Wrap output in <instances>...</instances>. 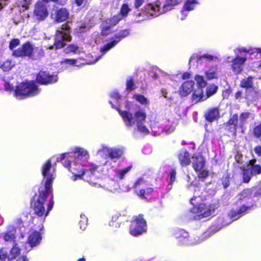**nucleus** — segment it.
I'll list each match as a JSON object with an SVG mask.
<instances>
[{"instance_id": "nucleus-62", "label": "nucleus", "mask_w": 261, "mask_h": 261, "mask_svg": "<svg viewBox=\"0 0 261 261\" xmlns=\"http://www.w3.org/2000/svg\"><path fill=\"white\" fill-rule=\"evenodd\" d=\"M255 153L258 156H261V146H257L254 149Z\"/></svg>"}, {"instance_id": "nucleus-45", "label": "nucleus", "mask_w": 261, "mask_h": 261, "mask_svg": "<svg viewBox=\"0 0 261 261\" xmlns=\"http://www.w3.org/2000/svg\"><path fill=\"white\" fill-rule=\"evenodd\" d=\"M88 219L84 215H81V220L80 221L79 224L80 226V228L82 230H85L86 226L87 225Z\"/></svg>"}, {"instance_id": "nucleus-1", "label": "nucleus", "mask_w": 261, "mask_h": 261, "mask_svg": "<svg viewBox=\"0 0 261 261\" xmlns=\"http://www.w3.org/2000/svg\"><path fill=\"white\" fill-rule=\"evenodd\" d=\"M88 151L82 147H75L71 152L63 153L57 158L58 162H62L63 165L71 172L73 181L82 178L85 175H93L98 167L89 163Z\"/></svg>"}, {"instance_id": "nucleus-16", "label": "nucleus", "mask_w": 261, "mask_h": 261, "mask_svg": "<svg viewBox=\"0 0 261 261\" xmlns=\"http://www.w3.org/2000/svg\"><path fill=\"white\" fill-rule=\"evenodd\" d=\"M123 154V150L121 148L111 147L109 159L107 160L105 165L110 166L111 168H114L116 162L119 160Z\"/></svg>"}, {"instance_id": "nucleus-34", "label": "nucleus", "mask_w": 261, "mask_h": 261, "mask_svg": "<svg viewBox=\"0 0 261 261\" xmlns=\"http://www.w3.org/2000/svg\"><path fill=\"white\" fill-rule=\"evenodd\" d=\"M253 77L251 76L243 79L241 81L240 86L241 87L249 89L253 87Z\"/></svg>"}, {"instance_id": "nucleus-7", "label": "nucleus", "mask_w": 261, "mask_h": 261, "mask_svg": "<svg viewBox=\"0 0 261 261\" xmlns=\"http://www.w3.org/2000/svg\"><path fill=\"white\" fill-rule=\"evenodd\" d=\"M40 92V90L34 81H27L19 84L15 90V96L19 99L33 96Z\"/></svg>"}, {"instance_id": "nucleus-56", "label": "nucleus", "mask_w": 261, "mask_h": 261, "mask_svg": "<svg viewBox=\"0 0 261 261\" xmlns=\"http://www.w3.org/2000/svg\"><path fill=\"white\" fill-rule=\"evenodd\" d=\"M189 11V10L185 9V8L183 7L182 9L180 11V19L181 20L185 19V18L187 16Z\"/></svg>"}, {"instance_id": "nucleus-27", "label": "nucleus", "mask_w": 261, "mask_h": 261, "mask_svg": "<svg viewBox=\"0 0 261 261\" xmlns=\"http://www.w3.org/2000/svg\"><path fill=\"white\" fill-rule=\"evenodd\" d=\"M69 17L68 11L64 8H60L56 11L55 21L61 22L65 21Z\"/></svg>"}, {"instance_id": "nucleus-11", "label": "nucleus", "mask_w": 261, "mask_h": 261, "mask_svg": "<svg viewBox=\"0 0 261 261\" xmlns=\"http://www.w3.org/2000/svg\"><path fill=\"white\" fill-rule=\"evenodd\" d=\"M129 34L128 30H123L117 34L113 38L112 41L105 45L103 47H101L100 50V53L102 54L101 56H98L96 57L95 59L91 61L90 64H94L97 62L108 50L114 46L121 39L126 37Z\"/></svg>"}, {"instance_id": "nucleus-54", "label": "nucleus", "mask_w": 261, "mask_h": 261, "mask_svg": "<svg viewBox=\"0 0 261 261\" xmlns=\"http://www.w3.org/2000/svg\"><path fill=\"white\" fill-rule=\"evenodd\" d=\"M201 59L206 60L208 61H213L214 59H216V57L209 54H203L200 56Z\"/></svg>"}, {"instance_id": "nucleus-5", "label": "nucleus", "mask_w": 261, "mask_h": 261, "mask_svg": "<svg viewBox=\"0 0 261 261\" xmlns=\"http://www.w3.org/2000/svg\"><path fill=\"white\" fill-rule=\"evenodd\" d=\"M188 188L190 191L195 193V195L191 199L190 202L191 204L194 205L191 210V212L196 214L194 217L195 220H200L203 218L210 217L214 214L215 210L218 207L217 204L206 205L202 203L198 206L196 205L198 202H195V201L199 198L200 193V188L198 186L191 184L188 187Z\"/></svg>"}, {"instance_id": "nucleus-33", "label": "nucleus", "mask_w": 261, "mask_h": 261, "mask_svg": "<svg viewBox=\"0 0 261 261\" xmlns=\"http://www.w3.org/2000/svg\"><path fill=\"white\" fill-rule=\"evenodd\" d=\"M133 98L142 106L146 107L150 105V101L148 99L142 94H135L133 96Z\"/></svg>"}, {"instance_id": "nucleus-42", "label": "nucleus", "mask_w": 261, "mask_h": 261, "mask_svg": "<svg viewBox=\"0 0 261 261\" xmlns=\"http://www.w3.org/2000/svg\"><path fill=\"white\" fill-rule=\"evenodd\" d=\"M218 90V86L215 85H211L208 86L206 88V97L204 99H206L207 97H209L211 95H213Z\"/></svg>"}, {"instance_id": "nucleus-48", "label": "nucleus", "mask_w": 261, "mask_h": 261, "mask_svg": "<svg viewBox=\"0 0 261 261\" xmlns=\"http://www.w3.org/2000/svg\"><path fill=\"white\" fill-rule=\"evenodd\" d=\"M3 81L6 90L11 91L13 89V84L11 83L6 77L4 78Z\"/></svg>"}, {"instance_id": "nucleus-15", "label": "nucleus", "mask_w": 261, "mask_h": 261, "mask_svg": "<svg viewBox=\"0 0 261 261\" xmlns=\"http://www.w3.org/2000/svg\"><path fill=\"white\" fill-rule=\"evenodd\" d=\"M144 186H151L149 178L146 176L138 178L133 186L136 194L141 198H144L145 190L143 189Z\"/></svg>"}, {"instance_id": "nucleus-49", "label": "nucleus", "mask_w": 261, "mask_h": 261, "mask_svg": "<svg viewBox=\"0 0 261 261\" xmlns=\"http://www.w3.org/2000/svg\"><path fill=\"white\" fill-rule=\"evenodd\" d=\"M20 44V41L18 39H12L9 43V48L12 50H14V48L16 47Z\"/></svg>"}, {"instance_id": "nucleus-10", "label": "nucleus", "mask_w": 261, "mask_h": 261, "mask_svg": "<svg viewBox=\"0 0 261 261\" xmlns=\"http://www.w3.org/2000/svg\"><path fill=\"white\" fill-rule=\"evenodd\" d=\"M212 234V233L210 231H206L203 234L202 238L195 240L189 237L188 232L182 229H176L174 233L175 238L178 239L179 243L184 245H194L199 244L208 238Z\"/></svg>"}, {"instance_id": "nucleus-37", "label": "nucleus", "mask_w": 261, "mask_h": 261, "mask_svg": "<svg viewBox=\"0 0 261 261\" xmlns=\"http://www.w3.org/2000/svg\"><path fill=\"white\" fill-rule=\"evenodd\" d=\"M198 4L197 0H186L185 2L184 7L185 9L192 11L194 9Z\"/></svg>"}, {"instance_id": "nucleus-13", "label": "nucleus", "mask_w": 261, "mask_h": 261, "mask_svg": "<svg viewBox=\"0 0 261 261\" xmlns=\"http://www.w3.org/2000/svg\"><path fill=\"white\" fill-rule=\"evenodd\" d=\"M44 0L38 1L34 5L33 16L38 21H42L46 19L49 13L46 3Z\"/></svg>"}, {"instance_id": "nucleus-47", "label": "nucleus", "mask_w": 261, "mask_h": 261, "mask_svg": "<svg viewBox=\"0 0 261 261\" xmlns=\"http://www.w3.org/2000/svg\"><path fill=\"white\" fill-rule=\"evenodd\" d=\"M160 71L162 74L161 76L165 79L166 82L169 80L171 81H175V75H171L162 70H160Z\"/></svg>"}, {"instance_id": "nucleus-26", "label": "nucleus", "mask_w": 261, "mask_h": 261, "mask_svg": "<svg viewBox=\"0 0 261 261\" xmlns=\"http://www.w3.org/2000/svg\"><path fill=\"white\" fill-rule=\"evenodd\" d=\"M234 52L236 56L239 55L241 56H246L247 57V55L250 54L251 53L261 54V48H254L253 49H251L243 46H239L234 49Z\"/></svg>"}, {"instance_id": "nucleus-20", "label": "nucleus", "mask_w": 261, "mask_h": 261, "mask_svg": "<svg viewBox=\"0 0 261 261\" xmlns=\"http://www.w3.org/2000/svg\"><path fill=\"white\" fill-rule=\"evenodd\" d=\"M247 59L246 56H241L238 55L233 59L231 64V69L233 72L236 74H240L243 68L245 63Z\"/></svg>"}, {"instance_id": "nucleus-25", "label": "nucleus", "mask_w": 261, "mask_h": 261, "mask_svg": "<svg viewBox=\"0 0 261 261\" xmlns=\"http://www.w3.org/2000/svg\"><path fill=\"white\" fill-rule=\"evenodd\" d=\"M194 82L193 81H188L183 83L179 89L180 95L186 96L190 94L194 90Z\"/></svg>"}, {"instance_id": "nucleus-38", "label": "nucleus", "mask_w": 261, "mask_h": 261, "mask_svg": "<svg viewBox=\"0 0 261 261\" xmlns=\"http://www.w3.org/2000/svg\"><path fill=\"white\" fill-rule=\"evenodd\" d=\"M176 179V172L175 169H172L169 174V179H168V188L170 190L172 188V184Z\"/></svg>"}, {"instance_id": "nucleus-28", "label": "nucleus", "mask_w": 261, "mask_h": 261, "mask_svg": "<svg viewBox=\"0 0 261 261\" xmlns=\"http://www.w3.org/2000/svg\"><path fill=\"white\" fill-rule=\"evenodd\" d=\"M221 70L217 66H213L205 71V75L208 80L217 79L220 74Z\"/></svg>"}, {"instance_id": "nucleus-19", "label": "nucleus", "mask_w": 261, "mask_h": 261, "mask_svg": "<svg viewBox=\"0 0 261 261\" xmlns=\"http://www.w3.org/2000/svg\"><path fill=\"white\" fill-rule=\"evenodd\" d=\"M120 20V15L114 16L112 18L106 20L101 25V34L108 35L111 32V27L115 25Z\"/></svg>"}, {"instance_id": "nucleus-57", "label": "nucleus", "mask_w": 261, "mask_h": 261, "mask_svg": "<svg viewBox=\"0 0 261 261\" xmlns=\"http://www.w3.org/2000/svg\"><path fill=\"white\" fill-rule=\"evenodd\" d=\"M108 190L112 193L116 192L118 190V185L116 183H115L113 186H109L108 188Z\"/></svg>"}, {"instance_id": "nucleus-2", "label": "nucleus", "mask_w": 261, "mask_h": 261, "mask_svg": "<svg viewBox=\"0 0 261 261\" xmlns=\"http://www.w3.org/2000/svg\"><path fill=\"white\" fill-rule=\"evenodd\" d=\"M51 162L48 160L42 168V174L45 180V190L43 191H40L39 196L32 203L35 214L41 218L42 222L44 221L54 204L52 194V182L56 175L53 171L51 172Z\"/></svg>"}, {"instance_id": "nucleus-3", "label": "nucleus", "mask_w": 261, "mask_h": 261, "mask_svg": "<svg viewBox=\"0 0 261 261\" xmlns=\"http://www.w3.org/2000/svg\"><path fill=\"white\" fill-rule=\"evenodd\" d=\"M110 96L112 100H110L109 103L111 105L112 108L116 109L119 114L123 119V122L126 127L136 126L137 130L144 134H148L149 129L146 125V114L145 111L139 107V109L132 113L130 109V103L127 102L125 108L127 110L122 111L119 109L118 106L115 105L118 104L121 96L116 91H112Z\"/></svg>"}, {"instance_id": "nucleus-50", "label": "nucleus", "mask_w": 261, "mask_h": 261, "mask_svg": "<svg viewBox=\"0 0 261 261\" xmlns=\"http://www.w3.org/2000/svg\"><path fill=\"white\" fill-rule=\"evenodd\" d=\"M253 133L256 137L258 138L261 136V123L254 127Z\"/></svg>"}, {"instance_id": "nucleus-51", "label": "nucleus", "mask_w": 261, "mask_h": 261, "mask_svg": "<svg viewBox=\"0 0 261 261\" xmlns=\"http://www.w3.org/2000/svg\"><path fill=\"white\" fill-rule=\"evenodd\" d=\"M117 218L118 217L117 216L113 217L112 221L109 223V225L112 227L115 226V227H119L120 226V223L118 222H116Z\"/></svg>"}, {"instance_id": "nucleus-59", "label": "nucleus", "mask_w": 261, "mask_h": 261, "mask_svg": "<svg viewBox=\"0 0 261 261\" xmlns=\"http://www.w3.org/2000/svg\"><path fill=\"white\" fill-rule=\"evenodd\" d=\"M146 0H135L134 2V7L136 9H138L140 7H141L143 3Z\"/></svg>"}, {"instance_id": "nucleus-40", "label": "nucleus", "mask_w": 261, "mask_h": 261, "mask_svg": "<svg viewBox=\"0 0 261 261\" xmlns=\"http://www.w3.org/2000/svg\"><path fill=\"white\" fill-rule=\"evenodd\" d=\"M15 64L12 61L8 60L5 61L1 66V68L4 71H9Z\"/></svg>"}, {"instance_id": "nucleus-32", "label": "nucleus", "mask_w": 261, "mask_h": 261, "mask_svg": "<svg viewBox=\"0 0 261 261\" xmlns=\"http://www.w3.org/2000/svg\"><path fill=\"white\" fill-rule=\"evenodd\" d=\"M111 148L105 145H102L101 147L97 151V154L101 158L109 159Z\"/></svg>"}, {"instance_id": "nucleus-41", "label": "nucleus", "mask_w": 261, "mask_h": 261, "mask_svg": "<svg viewBox=\"0 0 261 261\" xmlns=\"http://www.w3.org/2000/svg\"><path fill=\"white\" fill-rule=\"evenodd\" d=\"M195 80L197 82L198 88H203L206 85V82L204 80L203 76L199 75H196Z\"/></svg>"}, {"instance_id": "nucleus-63", "label": "nucleus", "mask_w": 261, "mask_h": 261, "mask_svg": "<svg viewBox=\"0 0 261 261\" xmlns=\"http://www.w3.org/2000/svg\"><path fill=\"white\" fill-rule=\"evenodd\" d=\"M16 261H28V259L25 255L22 254L21 256L18 257Z\"/></svg>"}, {"instance_id": "nucleus-64", "label": "nucleus", "mask_w": 261, "mask_h": 261, "mask_svg": "<svg viewBox=\"0 0 261 261\" xmlns=\"http://www.w3.org/2000/svg\"><path fill=\"white\" fill-rule=\"evenodd\" d=\"M161 92L162 93V95L163 96H164L165 98H167V90L165 88H162L161 90Z\"/></svg>"}, {"instance_id": "nucleus-4", "label": "nucleus", "mask_w": 261, "mask_h": 261, "mask_svg": "<svg viewBox=\"0 0 261 261\" xmlns=\"http://www.w3.org/2000/svg\"><path fill=\"white\" fill-rule=\"evenodd\" d=\"M252 195V190L247 189L235 197V206L228 214L231 222L238 219L251 209L252 205L248 203V200Z\"/></svg>"}, {"instance_id": "nucleus-39", "label": "nucleus", "mask_w": 261, "mask_h": 261, "mask_svg": "<svg viewBox=\"0 0 261 261\" xmlns=\"http://www.w3.org/2000/svg\"><path fill=\"white\" fill-rule=\"evenodd\" d=\"M242 174L243 182L245 183H248L250 181L251 176H253L251 173L250 170L249 169L247 166L243 170Z\"/></svg>"}, {"instance_id": "nucleus-61", "label": "nucleus", "mask_w": 261, "mask_h": 261, "mask_svg": "<svg viewBox=\"0 0 261 261\" xmlns=\"http://www.w3.org/2000/svg\"><path fill=\"white\" fill-rule=\"evenodd\" d=\"M20 4L23 7H27L30 4V0H19Z\"/></svg>"}, {"instance_id": "nucleus-36", "label": "nucleus", "mask_w": 261, "mask_h": 261, "mask_svg": "<svg viewBox=\"0 0 261 261\" xmlns=\"http://www.w3.org/2000/svg\"><path fill=\"white\" fill-rule=\"evenodd\" d=\"M238 121V116L237 114H234L228 121V124L230 126H232L231 127H230L231 132H236Z\"/></svg>"}, {"instance_id": "nucleus-31", "label": "nucleus", "mask_w": 261, "mask_h": 261, "mask_svg": "<svg viewBox=\"0 0 261 261\" xmlns=\"http://www.w3.org/2000/svg\"><path fill=\"white\" fill-rule=\"evenodd\" d=\"M178 159L182 166L189 165L191 162L189 154L186 150H182L180 151L178 155Z\"/></svg>"}, {"instance_id": "nucleus-60", "label": "nucleus", "mask_w": 261, "mask_h": 261, "mask_svg": "<svg viewBox=\"0 0 261 261\" xmlns=\"http://www.w3.org/2000/svg\"><path fill=\"white\" fill-rule=\"evenodd\" d=\"M251 189L252 190V194H254V196L261 195V187L258 189L257 188H252Z\"/></svg>"}, {"instance_id": "nucleus-35", "label": "nucleus", "mask_w": 261, "mask_h": 261, "mask_svg": "<svg viewBox=\"0 0 261 261\" xmlns=\"http://www.w3.org/2000/svg\"><path fill=\"white\" fill-rule=\"evenodd\" d=\"M203 97L202 88L198 87L197 89L194 91L192 99L194 101L197 102L201 100H203Z\"/></svg>"}, {"instance_id": "nucleus-44", "label": "nucleus", "mask_w": 261, "mask_h": 261, "mask_svg": "<svg viewBox=\"0 0 261 261\" xmlns=\"http://www.w3.org/2000/svg\"><path fill=\"white\" fill-rule=\"evenodd\" d=\"M126 85V90L128 92H130L136 88V86L133 81V80L130 77L127 79Z\"/></svg>"}, {"instance_id": "nucleus-58", "label": "nucleus", "mask_w": 261, "mask_h": 261, "mask_svg": "<svg viewBox=\"0 0 261 261\" xmlns=\"http://www.w3.org/2000/svg\"><path fill=\"white\" fill-rule=\"evenodd\" d=\"M250 113L249 112H244L241 114L240 116V120L244 121L249 118Z\"/></svg>"}, {"instance_id": "nucleus-18", "label": "nucleus", "mask_w": 261, "mask_h": 261, "mask_svg": "<svg viewBox=\"0 0 261 261\" xmlns=\"http://www.w3.org/2000/svg\"><path fill=\"white\" fill-rule=\"evenodd\" d=\"M166 124H155L152 127V130L154 135H160L162 133L165 132L166 134H170L175 129V126L169 121L166 122Z\"/></svg>"}, {"instance_id": "nucleus-24", "label": "nucleus", "mask_w": 261, "mask_h": 261, "mask_svg": "<svg viewBox=\"0 0 261 261\" xmlns=\"http://www.w3.org/2000/svg\"><path fill=\"white\" fill-rule=\"evenodd\" d=\"M132 166H128L123 169H117L114 166V168H111L109 171L110 174L113 176L114 179L122 180L124 178L125 176L131 170Z\"/></svg>"}, {"instance_id": "nucleus-12", "label": "nucleus", "mask_w": 261, "mask_h": 261, "mask_svg": "<svg viewBox=\"0 0 261 261\" xmlns=\"http://www.w3.org/2000/svg\"><path fill=\"white\" fill-rule=\"evenodd\" d=\"M146 222L143 216L140 215L136 217L130 226V233L134 237H137L146 232Z\"/></svg>"}, {"instance_id": "nucleus-55", "label": "nucleus", "mask_w": 261, "mask_h": 261, "mask_svg": "<svg viewBox=\"0 0 261 261\" xmlns=\"http://www.w3.org/2000/svg\"><path fill=\"white\" fill-rule=\"evenodd\" d=\"M76 62V60L74 59H65L61 62L62 64L74 65Z\"/></svg>"}, {"instance_id": "nucleus-9", "label": "nucleus", "mask_w": 261, "mask_h": 261, "mask_svg": "<svg viewBox=\"0 0 261 261\" xmlns=\"http://www.w3.org/2000/svg\"><path fill=\"white\" fill-rule=\"evenodd\" d=\"M70 30V27L68 23L63 24L56 32L54 45L48 46L47 47L49 49H59L63 47L66 44L65 41H70L71 40Z\"/></svg>"}, {"instance_id": "nucleus-43", "label": "nucleus", "mask_w": 261, "mask_h": 261, "mask_svg": "<svg viewBox=\"0 0 261 261\" xmlns=\"http://www.w3.org/2000/svg\"><path fill=\"white\" fill-rule=\"evenodd\" d=\"M130 11V9L129 8L127 4H123L121 8L120 13L118 14L116 16L120 15L121 19L127 15L128 13Z\"/></svg>"}, {"instance_id": "nucleus-23", "label": "nucleus", "mask_w": 261, "mask_h": 261, "mask_svg": "<svg viewBox=\"0 0 261 261\" xmlns=\"http://www.w3.org/2000/svg\"><path fill=\"white\" fill-rule=\"evenodd\" d=\"M16 232V230L15 227L13 225H9L7 228L6 231L3 233L2 237L5 241L13 243V247L14 246H16L19 249L20 251L21 249L19 248V247L18 246V244H17L15 241Z\"/></svg>"}, {"instance_id": "nucleus-52", "label": "nucleus", "mask_w": 261, "mask_h": 261, "mask_svg": "<svg viewBox=\"0 0 261 261\" xmlns=\"http://www.w3.org/2000/svg\"><path fill=\"white\" fill-rule=\"evenodd\" d=\"M143 189H144V198L146 195H148L151 194L153 191V189L151 187V186H144Z\"/></svg>"}, {"instance_id": "nucleus-14", "label": "nucleus", "mask_w": 261, "mask_h": 261, "mask_svg": "<svg viewBox=\"0 0 261 261\" xmlns=\"http://www.w3.org/2000/svg\"><path fill=\"white\" fill-rule=\"evenodd\" d=\"M192 163L194 170L198 173V175L200 179H204L208 175V172L203 169L205 160L204 158L200 154H194L192 157Z\"/></svg>"}, {"instance_id": "nucleus-17", "label": "nucleus", "mask_w": 261, "mask_h": 261, "mask_svg": "<svg viewBox=\"0 0 261 261\" xmlns=\"http://www.w3.org/2000/svg\"><path fill=\"white\" fill-rule=\"evenodd\" d=\"M20 254L19 249L16 246H14L10 250L6 248H3L0 250V261H10L15 259Z\"/></svg>"}, {"instance_id": "nucleus-21", "label": "nucleus", "mask_w": 261, "mask_h": 261, "mask_svg": "<svg viewBox=\"0 0 261 261\" xmlns=\"http://www.w3.org/2000/svg\"><path fill=\"white\" fill-rule=\"evenodd\" d=\"M42 240V237L38 232L35 231L30 234L28 243L25 244V250L28 252L31 250V248L39 245Z\"/></svg>"}, {"instance_id": "nucleus-8", "label": "nucleus", "mask_w": 261, "mask_h": 261, "mask_svg": "<svg viewBox=\"0 0 261 261\" xmlns=\"http://www.w3.org/2000/svg\"><path fill=\"white\" fill-rule=\"evenodd\" d=\"M12 55L15 57H29L36 59L43 56L41 49L34 47L30 42L24 43L21 47L12 51Z\"/></svg>"}, {"instance_id": "nucleus-22", "label": "nucleus", "mask_w": 261, "mask_h": 261, "mask_svg": "<svg viewBox=\"0 0 261 261\" xmlns=\"http://www.w3.org/2000/svg\"><path fill=\"white\" fill-rule=\"evenodd\" d=\"M57 75H50L48 72L40 71L37 76V81L41 84L46 85L57 82Z\"/></svg>"}, {"instance_id": "nucleus-6", "label": "nucleus", "mask_w": 261, "mask_h": 261, "mask_svg": "<svg viewBox=\"0 0 261 261\" xmlns=\"http://www.w3.org/2000/svg\"><path fill=\"white\" fill-rule=\"evenodd\" d=\"M182 1V0H165L162 2L158 0L154 3L146 5L144 8V12L150 16L156 17L172 10Z\"/></svg>"}, {"instance_id": "nucleus-30", "label": "nucleus", "mask_w": 261, "mask_h": 261, "mask_svg": "<svg viewBox=\"0 0 261 261\" xmlns=\"http://www.w3.org/2000/svg\"><path fill=\"white\" fill-rule=\"evenodd\" d=\"M255 160H250L247 165V167L250 170L252 175H257L261 173V166L259 165L255 164Z\"/></svg>"}, {"instance_id": "nucleus-29", "label": "nucleus", "mask_w": 261, "mask_h": 261, "mask_svg": "<svg viewBox=\"0 0 261 261\" xmlns=\"http://www.w3.org/2000/svg\"><path fill=\"white\" fill-rule=\"evenodd\" d=\"M206 119L210 122H212L217 119L219 117V111L218 108H214L210 109L205 114Z\"/></svg>"}, {"instance_id": "nucleus-53", "label": "nucleus", "mask_w": 261, "mask_h": 261, "mask_svg": "<svg viewBox=\"0 0 261 261\" xmlns=\"http://www.w3.org/2000/svg\"><path fill=\"white\" fill-rule=\"evenodd\" d=\"M143 189H144V198L146 195H148L151 194L153 191V189L151 187V186H144Z\"/></svg>"}, {"instance_id": "nucleus-46", "label": "nucleus", "mask_w": 261, "mask_h": 261, "mask_svg": "<svg viewBox=\"0 0 261 261\" xmlns=\"http://www.w3.org/2000/svg\"><path fill=\"white\" fill-rule=\"evenodd\" d=\"M79 48V46L76 45L70 44L65 49V52L66 54H68L70 53H75L76 51L78 50Z\"/></svg>"}]
</instances>
